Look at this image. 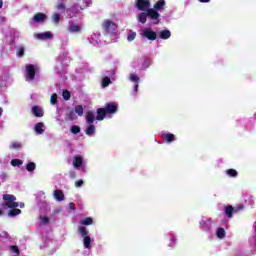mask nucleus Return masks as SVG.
Returning <instances> with one entry per match:
<instances>
[{"label": "nucleus", "instance_id": "34", "mask_svg": "<svg viewBox=\"0 0 256 256\" xmlns=\"http://www.w3.org/2000/svg\"><path fill=\"white\" fill-rule=\"evenodd\" d=\"M10 149H21V143L19 142H12L9 146Z\"/></svg>", "mask_w": 256, "mask_h": 256}, {"label": "nucleus", "instance_id": "41", "mask_svg": "<svg viewBox=\"0 0 256 256\" xmlns=\"http://www.w3.org/2000/svg\"><path fill=\"white\" fill-rule=\"evenodd\" d=\"M56 9H57L58 11H61V12L65 11V4L59 3V4L56 6Z\"/></svg>", "mask_w": 256, "mask_h": 256}, {"label": "nucleus", "instance_id": "7", "mask_svg": "<svg viewBox=\"0 0 256 256\" xmlns=\"http://www.w3.org/2000/svg\"><path fill=\"white\" fill-rule=\"evenodd\" d=\"M26 79H29V81L35 79V66L31 64L26 66Z\"/></svg>", "mask_w": 256, "mask_h": 256}, {"label": "nucleus", "instance_id": "31", "mask_svg": "<svg viewBox=\"0 0 256 256\" xmlns=\"http://www.w3.org/2000/svg\"><path fill=\"white\" fill-rule=\"evenodd\" d=\"M111 85V78L105 77L102 79V87H109Z\"/></svg>", "mask_w": 256, "mask_h": 256}, {"label": "nucleus", "instance_id": "17", "mask_svg": "<svg viewBox=\"0 0 256 256\" xmlns=\"http://www.w3.org/2000/svg\"><path fill=\"white\" fill-rule=\"evenodd\" d=\"M32 113L35 117H43V109L39 106L32 107Z\"/></svg>", "mask_w": 256, "mask_h": 256}, {"label": "nucleus", "instance_id": "42", "mask_svg": "<svg viewBox=\"0 0 256 256\" xmlns=\"http://www.w3.org/2000/svg\"><path fill=\"white\" fill-rule=\"evenodd\" d=\"M49 223V218L47 216H42L41 217V224L42 225H47Z\"/></svg>", "mask_w": 256, "mask_h": 256}, {"label": "nucleus", "instance_id": "20", "mask_svg": "<svg viewBox=\"0 0 256 256\" xmlns=\"http://www.w3.org/2000/svg\"><path fill=\"white\" fill-rule=\"evenodd\" d=\"M78 233L79 235H81V237L85 238V237H89V231H87V228H85V226H80L78 228Z\"/></svg>", "mask_w": 256, "mask_h": 256}, {"label": "nucleus", "instance_id": "2", "mask_svg": "<svg viewBox=\"0 0 256 256\" xmlns=\"http://www.w3.org/2000/svg\"><path fill=\"white\" fill-rule=\"evenodd\" d=\"M147 17H150V19H152L154 25L159 24L160 15L158 14L157 11H155V9H148L147 13L142 12L138 14L137 21L139 23H142V25H144V23H147Z\"/></svg>", "mask_w": 256, "mask_h": 256}, {"label": "nucleus", "instance_id": "23", "mask_svg": "<svg viewBox=\"0 0 256 256\" xmlns=\"http://www.w3.org/2000/svg\"><path fill=\"white\" fill-rule=\"evenodd\" d=\"M52 21L55 23V25H59V22L61 21V14L54 12L52 14Z\"/></svg>", "mask_w": 256, "mask_h": 256}, {"label": "nucleus", "instance_id": "47", "mask_svg": "<svg viewBox=\"0 0 256 256\" xmlns=\"http://www.w3.org/2000/svg\"><path fill=\"white\" fill-rule=\"evenodd\" d=\"M200 1V3H209V1H211V0H199Z\"/></svg>", "mask_w": 256, "mask_h": 256}, {"label": "nucleus", "instance_id": "39", "mask_svg": "<svg viewBox=\"0 0 256 256\" xmlns=\"http://www.w3.org/2000/svg\"><path fill=\"white\" fill-rule=\"evenodd\" d=\"M10 250L14 253V256H19V248L17 246H11Z\"/></svg>", "mask_w": 256, "mask_h": 256}, {"label": "nucleus", "instance_id": "18", "mask_svg": "<svg viewBox=\"0 0 256 256\" xmlns=\"http://www.w3.org/2000/svg\"><path fill=\"white\" fill-rule=\"evenodd\" d=\"M154 11H163L165 9V0H159L154 5Z\"/></svg>", "mask_w": 256, "mask_h": 256}, {"label": "nucleus", "instance_id": "43", "mask_svg": "<svg viewBox=\"0 0 256 256\" xmlns=\"http://www.w3.org/2000/svg\"><path fill=\"white\" fill-rule=\"evenodd\" d=\"M50 101L52 105H55L57 103V94H52Z\"/></svg>", "mask_w": 256, "mask_h": 256}, {"label": "nucleus", "instance_id": "26", "mask_svg": "<svg viewBox=\"0 0 256 256\" xmlns=\"http://www.w3.org/2000/svg\"><path fill=\"white\" fill-rule=\"evenodd\" d=\"M74 111L76 114H78V117H83V106L82 105L75 106Z\"/></svg>", "mask_w": 256, "mask_h": 256}, {"label": "nucleus", "instance_id": "40", "mask_svg": "<svg viewBox=\"0 0 256 256\" xmlns=\"http://www.w3.org/2000/svg\"><path fill=\"white\" fill-rule=\"evenodd\" d=\"M17 55H18V57H23V55H25V48L19 47Z\"/></svg>", "mask_w": 256, "mask_h": 256}, {"label": "nucleus", "instance_id": "32", "mask_svg": "<svg viewBox=\"0 0 256 256\" xmlns=\"http://www.w3.org/2000/svg\"><path fill=\"white\" fill-rule=\"evenodd\" d=\"M226 174H228L229 177H237V170L228 169V170H226Z\"/></svg>", "mask_w": 256, "mask_h": 256}, {"label": "nucleus", "instance_id": "3", "mask_svg": "<svg viewBox=\"0 0 256 256\" xmlns=\"http://www.w3.org/2000/svg\"><path fill=\"white\" fill-rule=\"evenodd\" d=\"M107 113H110V114L117 113V104L108 103V104H105L104 108H99L97 110V117H96L97 121H103Z\"/></svg>", "mask_w": 256, "mask_h": 256}, {"label": "nucleus", "instance_id": "8", "mask_svg": "<svg viewBox=\"0 0 256 256\" xmlns=\"http://www.w3.org/2000/svg\"><path fill=\"white\" fill-rule=\"evenodd\" d=\"M82 26L81 24H77L75 22H70L68 25V31L70 33H81Z\"/></svg>", "mask_w": 256, "mask_h": 256}, {"label": "nucleus", "instance_id": "44", "mask_svg": "<svg viewBox=\"0 0 256 256\" xmlns=\"http://www.w3.org/2000/svg\"><path fill=\"white\" fill-rule=\"evenodd\" d=\"M83 185V180H78L75 182V187H81Z\"/></svg>", "mask_w": 256, "mask_h": 256}, {"label": "nucleus", "instance_id": "54", "mask_svg": "<svg viewBox=\"0 0 256 256\" xmlns=\"http://www.w3.org/2000/svg\"><path fill=\"white\" fill-rule=\"evenodd\" d=\"M73 9H77V6H74V8Z\"/></svg>", "mask_w": 256, "mask_h": 256}, {"label": "nucleus", "instance_id": "22", "mask_svg": "<svg viewBox=\"0 0 256 256\" xmlns=\"http://www.w3.org/2000/svg\"><path fill=\"white\" fill-rule=\"evenodd\" d=\"M83 245L85 249H91V237L90 236H85L83 238Z\"/></svg>", "mask_w": 256, "mask_h": 256}, {"label": "nucleus", "instance_id": "24", "mask_svg": "<svg viewBox=\"0 0 256 256\" xmlns=\"http://www.w3.org/2000/svg\"><path fill=\"white\" fill-rule=\"evenodd\" d=\"M85 133H86V135H89V136L95 135V125L90 124V125L86 128Z\"/></svg>", "mask_w": 256, "mask_h": 256}, {"label": "nucleus", "instance_id": "51", "mask_svg": "<svg viewBox=\"0 0 256 256\" xmlns=\"http://www.w3.org/2000/svg\"><path fill=\"white\" fill-rule=\"evenodd\" d=\"M171 243H175V238H171Z\"/></svg>", "mask_w": 256, "mask_h": 256}, {"label": "nucleus", "instance_id": "37", "mask_svg": "<svg viewBox=\"0 0 256 256\" xmlns=\"http://www.w3.org/2000/svg\"><path fill=\"white\" fill-rule=\"evenodd\" d=\"M225 213L228 217H232L233 215V207L232 206H228L226 207Z\"/></svg>", "mask_w": 256, "mask_h": 256}, {"label": "nucleus", "instance_id": "50", "mask_svg": "<svg viewBox=\"0 0 256 256\" xmlns=\"http://www.w3.org/2000/svg\"><path fill=\"white\" fill-rule=\"evenodd\" d=\"M3 115V108H0V117Z\"/></svg>", "mask_w": 256, "mask_h": 256}, {"label": "nucleus", "instance_id": "36", "mask_svg": "<svg viewBox=\"0 0 256 256\" xmlns=\"http://www.w3.org/2000/svg\"><path fill=\"white\" fill-rule=\"evenodd\" d=\"M35 167H36L35 163L30 162L27 164L26 169H27V171H35Z\"/></svg>", "mask_w": 256, "mask_h": 256}, {"label": "nucleus", "instance_id": "4", "mask_svg": "<svg viewBox=\"0 0 256 256\" xmlns=\"http://www.w3.org/2000/svg\"><path fill=\"white\" fill-rule=\"evenodd\" d=\"M102 29L106 35H115L117 33V24L113 20L105 19L102 22Z\"/></svg>", "mask_w": 256, "mask_h": 256}, {"label": "nucleus", "instance_id": "52", "mask_svg": "<svg viewBox=\"0 0 256 256\" xmlns=\"http://www.w3.org/2000/svg\"><path fill=\"white\" fill-rule=\"evenodd\" d=\"M3 215V210L0 209V216Z\"/></svg>", "mask_w": 256, "mask_h": 256}, {"label": "nucleus", "instance_id": "28", "mask_svg": "<svg viewBox=\"0 0 256 256\" xmlns=\"http://www.w3.org/2000/svg\"><path fill=\"white\" fill-rule=\"evenodd\" d=\"M11 165H12V167H19V166L23 165V160L13 159V160H11Z\"/></svg>", "mask_w": 256, "mask_h": 256}, {"label": "nucleus", "instance_id": "16", "mask_svg": "<svg viewBox=\"0 0 256 256\" xmlns=\"http://www.w3.org/2000/svg\"><path fill=\"white\" fill-rule=\"evenodd\" d=\"M162 139L166 141V143H172L175 140V134L164 133L162 134Z\"/></svg>", "mask_w": 256, "mask_h": 256}, {"label": "nucleus", "instance_id": "45", "mask_svg": "<svg viewBox=\"0 0 256 256\" xmlns=\"http://www.w3.org/2000/svg\"><path fill=\"white\" fill-rule=\"evenodd\" d=\"M69 209H71L72 211H75V204L69 203Z\"/></svg>", "mask_w": 256, "mask_h": 256}, {"label": "nucleus", "instance_id": "15", "mask_svg": "<svg viewBox=\"0 0 256 256\" xmlns=\"http://www.w3.org/2000/svg\"><path fill=\"white\" fill-rule=\"evenodd\" d=\"M53 195L56 201H65V194L63 193V190H55Z\"/></svg>", "mask_w": 256, "mask_h": 256}, {"label": "nucleus", "instance_id": "1", "mask_svg": "<svg viewBox=\"0 0 256 256\" xmlns=\"http://www.w3.org/2000/svg\"><path fill=\"white\" fill-rule=\"evenodd\" d=\"M3 207H7L8 209H12L8 212V217H17V215H21V210L17 209L19 207V203H17V198L11 194H5L3 196Z\"/></svg>", "mask_w": 256, "mask_h": 256}, {"label": "nucleus", "instance_id": "19", "mask_svg": "<svg viewBox=\"0 0 256 256\" xmlns=\"http://www.w3.org/2000/svg\"><path fill=\"white\" fill-rule=\"evenodd\" d=\"M171 37V31L169 30H162L159 32L160 39H169Z\"/></svg>", "mask_w": 256, "mask_h": 256}, {"label": "nucleus", "instance_id": "11", "mask_svg": "<svg viewBox=\"0 0 256 256\" xmlns=\"http://www.w3.org/2000/svg\"><path fill=\"white\" fill-rule=\"evenodd\" d=\"M32 21H34V23H45V21H47V15L43 13H37L33 16Z\"/></svg>", "mask_w": 256, "mask_h": 256}, {"label": "nucleus", "instance_id": "46", "mask_svg": "<svg viewBox=\"0 0 256 256\" xmlns=\"http://www.w3.org/2000/svg\"><path fill=\"white\" fill-rule=\"evenodd\" d=\"M138 89H139V84H136V85L134 86V91L137 93Z\"/></svg>", "mask_w": 256, "mask_h": 256}, {"label": "nucleus", "instance_id": "33", "mask_svg": "<svg viewBox=\"0 0 256 256\" xmlns=\"http://www.w3.org/2000/svg\"><path fill=\"white\" fill-rule=\"evenodd\" d=\"M62 97H63V99H65V101H69V99H71V93L69 91L65 90L62 93Z\"/></svg>", "mask_w": 256, "mask_h": 256}, {"label": "nucleus", "instance_id": "6", "mask_svg": "<svg viewBox=\"0 0 256 256\" xmlns=\"http://www.w3.org/2000/svg\"><path fill=\"white\" fill-rule=\"evenodd\" d=\"M136 7L139 11H149L151 2L149 0H136Z\"/></svg>", "mask_w": 256, "mask_h": 256}, {"label": "nucleus", "instance_id": "10", "mask_svg": "<svg viewBox=\"0 0 256 256\" xmlns=\"http://www.w3.org/2000/svg\"><path fill=\"white\" fill-rule=\"evenodd\" d=\"M34 39H40V40L53 39V33L51 32L35 33Z\"/></svg>", "mask_w": 256, "mask_h": 256}, {"label": "nucleus", "instance_id": "49", "mask_svg": "<svg viewBox=\"0 0 256 256\" xmlns=\"http://www.w3.org/2000/svg\"><path fill=\"white\" fill-rule=\"evenodd\" d=\"M3 7V0H0V9Z\"/></svg>", "mask_w": 256, "mask_h": 256}, {"label": "nucleus", "instance_id": "27", "mask_svg": "<svg viewBox=\"0 0 256 256\" xmlns=\"http://www.w3.org/2000/svg\"><path fill=\"white\" fill-rule=\"evenodd\" d=\"M216 237H218V239H223L225 237V229L218 228L216 231Z\"/></svg>", "mask_w": 256, "mask_h": 256}, {"label": "nucleus", "instance_id": "53", "mask_svg": "<svg viewBox=\"0 0 256 256\" xmlns=\"http://www.w3.org/2000/svg\"><path fill=\"white\" fill-rule=\"evenodd\" d=\"M71 177H75V173L71 174Z\"/></svg>", "mask_w": 256, "mask_h": 256}, {"label": "nucleus", "instance_id": "29", "mask_svg": "<svg viewBox=\"0 0 256 256\" xmlns=\"http://www.w3.org/2000/svg\"><path fill=\"white\" fill-rule=\"evenodd\" d=\"M81 225H93V218L87 217L83 220H81Z\"/></svg>", "mask_w": 256, "mask_h": 256}, {"label": "nucleus", "instance_id": "25", "mask_svg": "<svg viewBox=\"0 0 256 256\" xmlns=\"http://www.w3.org/2000/svg\"><path fill=\"white\" fill-rule=\"evenodd\" d=\"M75 119H77V115L75 114V112L70 111L67 113L66 121H75Z\"/></svg>", "mask_w": 256, "mask_h": 256}, {"label": "nucleus", "instance_id": "38", "mask_svg": "<svg viewBox=\"0 0 256 256\" xmlns=\"http://www.w3.org/2000/svg\"><path fill=\"white\" fill-rule=\"evenodd\" d=\"M81 128L79 126H72L71 127V133H73L74 135H77V133H80Z\"/></svg>", "mask_w": 256, "mask_h": 256}, {"label": "nucleus", "instance_id": "48", "mask_svg": "<svg viewBox=\"0 0 256 256\" xmlns=\"http://www.w3.org/2000/svg\"><path fill=\"white\" fill-rule=\"evenodd\" d=\"M18 207H20L21 209H23V207H25V204H24V203H20V204H18Z\"/></svg>", "mask_w": 256, "mask_h": 256}, {"label": "nucleus", "instance_id": "30", "mask_svg": "<svg viewBox=\"0 0 256 256\" xmlns=\"http://www.w3.org/2000/svg\"><path fill=\"white\" fill-rule=\"evenodd\" d=\"M137 37V33L130 31L128 33V37H127V41L131 42V41H135V38Z\"/></svg>", "mask_w": 256, "mask_h": 256}, {"label": "nucleus", "instance_id": "13", "mask_svg": "<svg viewBox=\"0 0 256 256\" xmlns=\"http://www.w3.org/2000/svg\"><path fill=\"white\" fill-rule=\"evenodd\" d=\"M72 164L76 169H79L83 165V157L79 155L74 156Z\"/></svg>", "mask_w": 256, "mask_h": 256}, {"label": "nucleus", "instance_id": "14", "mask_svg": "<svg viewBox=\"0 0 256 256\" xmlns=\"http://www.w3.org/2000/svg\"><path fill=\"white\" fill-rule=\"evenodd\" d=\"M34 131L38 134V135H43V133H45V124L42 122H39L35 125L34 127Z\"/></svg>", "mask_w": 256, "mask_h": 256}, {"label": "nucleus", "instance_id": "21", "mask_svg": "<svg viewBox=\"0 0 256 256\" xmlns=\"http://www.w3.org/2000/svg\"><path fill=\"white\" fill-rule=\"evenodd\" d=\"M86 121H87V123H89L90 125H91L92 123H94V122H95V114H93V112H91V111L87 112V114H86Z\"/></svg>", "mask_w": 256, "mask_h": 256}, {"label": "nucleus", "instance_id": "5", "mask_svg": "<svg viewBox=\"0 0 256 256\" xmlns=\"http://www.w3.org/2000/svg\"><path fill=\"white\" fill-rule=\"evenodd\" d=\"M140 36L143 39H148V41H155L157 39V33L151 28H142L140 30Z\"/></svg>", "mask_w": 256, "mask_h": 256}, {"label": "nucleus", "instance_id": "9", "mask_svg": "<svg viewBox=\"0 0 256 256\" xmlns=\"http://www.w3.org/2000/svg\"><path fill=\"white\" fill-rule=\"evenodd\" d=\"M212 221L209 218L202 219L199 223L200 228L203 229V231H209L211 229Z\"/></svg>", "mask_w": 256, "mask_h": 256}, {"label": "nucleus", "instance_id": "35", "mask_svg": "<svg viewBox=\"0 0 256 256\" xmlns=\"http://www.w3.org/2000/svg\"><path fill=\"white\" fill-rule=\"evenodd\" d=\"M129 80L132 81V83H138L139 76H137L136 74H130Z\"/></svg>", "mask_w": 256, "mask_h": 256}, {"label": "nucleus", "instance_id": "12", "mask_svg": "<svg viewBox=\"0 0 256 256\" xmlns=\"http://www.w3.org/2000/svg\"><path fill=\"white\" fill-rule=\"evenodd\" d=\"M101 34H92L89 37V41L92 45H94L95 47H97L99 45V43H101Z\"/></svg>", "mask_w": 256, "mask_h": 256}]
</instances>
